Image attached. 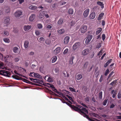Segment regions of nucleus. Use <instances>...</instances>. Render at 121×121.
Wrapping results in <instances>:
<instances>
[{"mask_svg":"<svg viewBox=\"0 0 121 121\" xmlns=\"http://www.w3.org/2000/svg\"><path fill=\"white\" fill-rule=\"evenodd\" d=\"M74 110L78 112L81 115H83L86 118L88 117V116L87 115L88 114V110L85 108L83 107L81 108H79L77 107H76Z\"/></svg>","mask_w":121,"mask_h":121,"instance_id":"f257e3e1","label":"nucleus"},{"mask_svg":"<svg viewBox=\"0 0 121 121\" xmlns=\"http://www.w3.org/2000/svg\"><path fill=\"white\" fill-rule=\"evenodd\" d=\"M26 72V70L24 69L17 66H16V74H17V73H20L24 74V72Z\"/></svg>","mask_w":121,"mask_h":121,"instance_id":"f03ea898","label":"nucleus"},{"mask_svg":"<svg viewBox=\"0 0 121 121\" xmlns=\"http://www.w3.org/2000/svg\"><path fill=\"white\" fill-rule=\"evenodd\" d=\"M0 74L8 77H10L11 75V73L9 71L4 70H0Z\"/></svg>","mask_w":121,"mask_h":121,"instance_id":"7ed1b4c3","label":"nucleus"},{"mask_svg":"<svg viewBox=\"0 0 121 121\" xmlns=\"http://www.w3.org/2000/svg\"><path fill=\"white\" fill-rule=\"evenodd\" d=\"M81 45L80 43L78 42L75 43L73 46L72 48L73 50H75L77 49H79Z\"/></svg>","mask_w":121,"mask_h":121,"instance_id":"20e7f679","label":"nucleus"},{"mask_svg":"<svg viewBox=\"0 0 121 121\" xmlns=\"http://www.w3.org/2000/svg\"><path fill=\"white\" fill-rule=\"evenodd\" d=\"M87 27L86 26H83L81 28L80 32L82 33H84L87 30Z\"/></svg>","mask_w":121,"mask_h":121,"instance_id":"39448f33","label":"nucleus"},{"mask_svg":"<svg viewBox=\"0 0 121 121\" xmlns=\"http://www.w3.org/2000/svg\"><path fill=\"white\" fill-rule=\"evenodd\" d=\"M89 50L88 48L84 49L82 52V54L84 56H86L88 54L89 52Z\"/></svg>","mask_w":121,"mask_h":121,"instance_id":"423d86ee","label":"nucleus"},{"mask_svg":"<svg viewBox=\"0 0 121 121\" xmlns=\"http://www.w3.org/2000/svg\"><path fill=\"white\" fill-rule=\"evenodd\" d=\"M46 12V11L45 10L41 11L39 14V18L41 19L43 17Z\"/></svg>","mask_w":121,"mask_h":121,"instance_id":"0eeeda50","label":"nucleus"},{"mask_svg":"<svg viewBox=\"0 0 121 121\" xmlns=\"http://www.w3.org/2000/svg\"><path fill=\"white\" fill-rule=\"evenodd\" d=\"M60 51V48L59 47L57 48L54 51L53 53L55 55L59 53Z\"/></svg>","mask_w":121,"mask_h":121,"instance_id":"6e6552de","label":"nucleus"},{"mask_svg":"<svg viewBox=\"0 0 121 121\" xmlns=\"http://www.w3.org/2000/svg\"><path fill=\"white\" fill-rule=\"evenodd\" d=\"M22 12L20 10H17L16 12V17H20L22 14Z\"/></svg>","mask_w":121,"mask_h":121,"instance_id":"1a4fd4ad","label":"nucleus"},{"mask_svg":"<svg viewBox=\"0 0 121 121\" xmlns=\"http://www.w3.org/2000/svg\"><path fill=\"white\" fill-rule=\"evenodd\" d=\"M89 11V9H87L84 11L83 15L85 17H86L87 16L88 14Z\"/></svg>","mask_w":121,"mask_h":121,"instance_id":"9d476101","label":"nucleus"},{"mask_svg":"<svg viewBox=\"0 0 121 121\" xmlns=\"http://www.w3.org/2000/svg\"><path fill=\"white\" fill-rule=\"evenodd\" d=\"M69 39V37L68 36H66L65 37L64 39V43L65 44H67L68 43Z\"/></svg>","mask_w":121,"mask_h":121,"instance_id":"9b49d317","label":"nucleus"},{"mask_svg":"<svg viewBox=\"0 0 121 121\" xmlns=\"http://www.w3.org/2000/svg\"><path fill=\"white\" fill-rule=\"evenodd\" d=\"M31 28V26L29 25L25 26L23 27L25 31L29 30Z\"/></svg>","mask_w":121,"mask_h":121,"instance_id":"f8f14e48","label":"nucleus"},{"mask_svg":"<svg viewBox=\"0 0 121 121\" xmlns=\"http://www.w3.org/2000/svg\"><path fill=\"white\" fill-rule=\"evenodd\" d=\"M10 18L9 17H7L5 18L4 22L5 24H7L10 22Z\"/></svg>","mask_w":121,"mask_h":121,"instance_id":"ddd939ff","label":"nucleus"},{"mask_svg":"<svg viewBox=\"0 0 121 121\" xmlns=\"http://www.w3.org/2000/svg\"><path fill=\"white\" fill-rule=\"evenodd\" d=\"M29 42L27 40L25 41L24 43V46L25 48L26 49L27 48L29 47Z\"/></svg>","mask_w":121,"mask_h":121,"instance_id":"4468645a","label":"nucleus"},{"mask_svg":"<svg viewBox=\"0 0 121 121\" xmlns=\"http://www.w3.org/2000/svg\"><path fill=\"white\" fill-rule=\"evenodd\" d=\"M3 12H4L5 14L9 13L10 11V9L9 7H6L4 9Z\"/></svg>","mask_w":121,"mask_h":121,"instance_id":"2eb2a0df","label":"nucleus"},{"mask_svg":"<svg viewBox=\"0 0 121 121\" xmlns=\"http://www.w3.org/2000/svg\"><path fill=\"white\" fill-rule=\"evenodd\" d=\"M35 15L33 14L31 15L29 18V20L30 21H32L35 18Z\"/></svg>","mask_w":121,"mask_h":121,"instance_id":"dca6fc26","label":"nucleus"},{"mask_svg":"<svg viewBox=\"0 0 121 121\" xmlns=\"http://www.w3.org/2000/svg\"><path fill=\"white\" fill-rule=\"evenodd\" d=\"M82 78V76L81 74H79L77 75L75 77V79L79 80L81 79Z\"/></svg>","mask_w":121,"mask_h":121,"instance_id":"f3484780","label":"nucleus"},{"mask_svg":"<svg viewBox=\"0 0 121 121\" xmlns=\"http://www.w3.org/2000/svg\"><path fill=\"white\" fill-rule=\"evenodd\" d=\"M95 12H93L90 15V17L91 19H93L95 17Z\"/></svg>","mask_w":121,"mask_h":121,"instance_id":"a211bd4d","label":"nucleus"},{"mask_svg":"<svg viewBox=\"0 0 121 121\" xmlns=\"http://www.w3.org/2000/svg\"><path fill=\"white\" fill-rule=\"evenodd\" d=\"M33 75L35 77L37 78H42V77L37 73H34Z\"/></svg>","mask_w":121,"mask_h":121,"instance_id":"6ab92c4d","label":"nucleus"},{"mask_svg":"<svg viewBox=\"0 0 121 121\" xmlns=\"http://www.w3.org/2000/svg\"><path fill=\"white\" fill-rule=\"evenodd\" d=\"M65 104L70 107L72 108L74 110H75L76 106H74L73 105H71L67 102H66L65 103Z\"/></svg>","mask_w":121,"mask_h":121,"instance_id":"aec40b11","label":"nucleus"},{"mask_svg":"<svg viewBox=\"0 0 121 121\" xmlns=\"http://www.w3.org/2000/svg\"><path fill=\"white\" fill-rule=\"evenodd\" d=\"M57 58L56 56H53L51 58L52 62L54 63L55 62Z\"/></svg>","mask_w":121,"mask_h":121,"instance_id":"412c9836","label":"nucleus"},{"mask_svg":"<svg viewBox=\"0 0 121 121\" xmlns=\"http://www.w3.org/2000/svg\"><path fill=\"white\" fill-rule=\"evenodd\" d=\"M28 8L30 9L34 10L36 9L37 8V7L35 6L31 5Z\"/></svg>","mask_w":121,"mask_h":121,"instance_id":"4be33fe9","label":"nucleus"},{"mask_svg":"<svg viewBox=\"0 0 121 121\" xmlns=\"http://www.w3.org/2000/svg\"><path fill=\"white\" fill-rule=\"evenodd\" d=\"M104 15V13H101L99 15L98 18V20H100L101 18L103 17Z\"/></svg>","mask_w":121,"mask_h":121,"instance_id":"5701e85b","label":"nucleus"},{"mask_svg":"<svg viewBox=\"0 0 121 121\" xmlns=\"http://www.w3.org/2000/svg\"><path fill=\"white\" fill-rule=\"evenodd\" d=\"M65 31V30L64 29H62L59 30H58L57 31L58 33L60 34H63Z\"/></svg>","mask_w":121,"mask_h":121,"instance_id":"b1692460","label":"nucleus"},{"mask_svg":"<svg viewBox=\"0 0 121 121\" xmlns=\"http://www.w3.org/2000/svg\"><path fill=\"white\" fill-rule=\"evenodd\" d=\"M97 4L99 5L100 6L102 9L104 8V4L102 3L100 1H98L97 2Z\"/></svg>","mask_w":121,"mask_h":121,"instance_id":"393cba45","label":"nucleus"},{"mask_svg":"<svg viewBox=\"0 0 121 121\" xmlns=\"http://www.w3.org/2000/svg\"><path fill=\"white\" fill-rule=\"evenodd\" d=\"M5 68V65L3 63L0 61V69H4Z\"/></svg>","mask_w":121,"mask_h":121,"instance_id":"a878e982","label":"nucleus"},{"mask_svg":"<svg viewBox=\"0 0 121 121\" xmlns=\"http://www.w3.org/2000/svg\"><path fill=\"white\" fill-rule=\"evenodd\" d=\"M68 13L69 14L72 15L73 13V10L72 8H70L68 10Z\"/></svg>","mask_w":121,"mask_h":121,"instance_id":"bb28decb","label":"nucleus"},{"mask_svg":"<svg viewBox=\"0 0 121 121\" xmlns=\"http://www.w3.org/2000/svg\"><path fill=\"white\" fill-rule=\"evenodd\" d=\"M63 21V19L62 18H60L58 21L57 22V23L59 25L61 24Z\"/></svg>","mask_w":121,"mask_h":121,"instance_id":"cd10ccee","label":"nucleus"},{"mask_svg":"<svg viewBox=\"0 0 121 121\" xmlns=\"http://www.w3.org/2000/svg\"><path fill=\"white\" fill-rule=\"evenodd\" d=\"M82 90L86 92L88 89V88L87 86H84L82 87Z\"/></svg>","mask_w":121,"mask_h":121,"instance_id":"c85d7f7f","label":"nucleus"},{"mask_svg":"<svg viewBox=\"0 0 121 121\" xmlns=\"http://www.w3.org/2000/svg\"><path fill=\"white\" fill-rule=\"evenodd\" d=\"M108 101V99H106L104 100L102 103L103 104L104 106H105Z\"/></svg>","mask_w":121,"mask_h":121,"instance_id":"c756f323","label":"nucleus"},{"mask_svg":"<svg viewBox=\"0 0 121 121\" xmlns=\"http://www.w3.org/2000/svg\"><path fill=\"white\" fill-rule=\"evenodd\" d=\"M74 57H73L72 56L70 59L69 61V64L71 65H72L73 64V60L74 59Z\"/></svg>","mask_w":121,"mask_h":121,"instance_id":"7c9ffc66","label":"nucleus"},{"mask_svg":"<svg viewBox=\"0 0 121 121\" xmlns=\"http://www.w3.org/2000/svg\"><path fill=\"white\" fill-rule=\"evenodd\" d=\"M3 41L6 43H9L10 42V41L8 38H4L3 39Z\"/></svg>","mask_w":121,"mask_h":121,"instance_id":"2f4dec72","label":"nucleus"},{"mask_svg":"<svg viewBox=\"0 0 121 121\" xmlns=\"http://www.w3.org/2000/svg\"><path fill=\"white\" fill-rule=\"evenodd\" d=\"M51 41L50 40L48 39H47L46 40L45 43L47 44L48 45L50 44Z\"/></svg>","mask_w":121,"mask_h":121,"instance_id":"473e14b6","label":"nucleus"},{"mask_svg":"<svg viewBox=\"0 0 121 121\" xmlns=\"http://www.w3.org/2000/svg\"><path fill=\"white\" fill-rule=\"evenodd\" d=\"M47 81L49 82H51L53 81L51 77H48L47 79Z\"/></svg>","mask_w":121,"mask_h":121,"instance_id":"72a5a7b5","label":"nucleus"},{"mask_svg":"<svg viewBox=\"0 0 121 121\" xmlns=\"http://www.w3.org/2000/svg\"><path fill=\"white\" fill-rule=\"evenodd\" d=\"M102 91H100L99 93V98L100 99H102Z\"/></svg>","mask_w":121,"mask_h":121,"instance_id":"f704fd0d","label":"nucleus"},{"mask_svg":"<svg viewBox=\"0 0 121 121\" xmlns=\"http://www.w3.org/2000/svg\"><path fill=\"white\" fill-rule=\"evenodd\" d=\"M99 29V30H97L96 31V34L97 35H98L102 30V29L101 28H100Z\"/></svg>","mask_w":121,"mask_h":121,"instance_id":"c9c22d12","label":"nucleus"},{"mask_svg":"<svg viewBox=\"0 0 121 121\" xmlns=\"http://www.w3.org/2000/svg\"><path fill=\"white\" fill-rule=\"evenodd\" d=\"M117 80H115L113 81L110 83V85L113 86L114 85H115L117 82Z\"/></svg>","mask_w":121,"mask_h":121,"instance_id":"e433bc0d","label":"nucleus"},{"mask_svg":"<svg viewBox=\"0 0 121 121\" xmlns=\"http://www.w3.org/2000/svg\"><path fill=\"white\" fill-rule=\"evenodd\" d=\"M24 82L26 83L31 84H32L33 83H32V82L30 81H29L26 79H24Z\"/></svg>","mask_w":121,"mask_h":121,"instance_id":"4c0bfd02","label":"nucleus"},{"mask_svg":"<svg viewBox=\"0 0 121 121\" xmlns=\"http://www.w3.org/2000/svg\"><path fill=\"white\" fill-rule=\"evenodd\" d=\"M69 90L72 92H76V90L73 88L71 87H69Z\"/></svg>","mask_w":121,"mask_h":121,"instance_id":"58836bf2","label":"nucleus"},{"mask_svg":"<svg viewBox=\"0 0 121 121\" xmlns=\"http://www.w3.org/2000/svg\"><path fill=\"white\" fill-rule=\"evenodd\" d=\"M38 28L39 29H41L43 28V26L41 24H39L37 25Z\"/></svg>","mask_w":121,"mask_h":121,"instance_id":"ea45409f","label":"nucleus"},{"mask_svg":"<svg viewBox=\"0 0 121 121\" xmlns=\"http://www.w3.org/2000/svg\"><path fill=\"white\" fill-rule=\"evenodd\" d=\"M47 84L48 85V86L50 87H51L52 89V90L53 89H54V88H55L54 86L52 84H50L49 83H47Z\"/></svg>","mask_w":121,"mask_h":121,"instance_id":"a19ab883","label":"nucleus"},{"mask_svg":"<svg viewBox=\"0 0 121 121\" xmlns=\"http://www.w3.org/2000/svg\"><path fill=\"white\" fill-rule=\"evenodd\" d=\"M115 118L116 119H121V116H117L115 117Z\"/></svg>","mask_w":121,"mask_h":121,"instance_id":"79ce46f5","label":"nucleus"},{"mask_svg":"<svg viewBox=\"0 0 121 121\" xmlns=\"http://www.w3.org/2000/svg\"><path fill=\"white\" fill-rule=\"evenodd\" d=\"M21 58V57L19 56L16 58V62L18 61Z\"/></svg>","mask_w":121,"mask_h":121,"instance_id":"37998d69","label":"nucleus"},{"mask_svg":"<svg viewBox=\"0 0 121 121\" xmlns=\"http://www.w3.org/2000/svg\"><path fill=\"white\" fill-rule=\"evenodd\" d=\"M109 69H107L106 71L104 73V75L106 76L107 75L108 73H109Z\"/></svg>","mask_w":121,"mask_h":121,"instance_id":"c03bdc74","label":"nucleus"},{"mask_svg":"<svg viewBox=\"0 0 121 121\" xmlns=\"http://www.w3.org/2000/svg\"><path fill=\"white\" fill-rule=\"evenodd\" d=\"M38 83L42 84H43V82L42 80L41 79H39Z\"/></svg>","mask_w":121,"mask_h":121,"instance_id":"a18cd8bd","label":"nucleus"},{"mask_svg":"<svg viewBox=\"0 0 121 121\" xmlns=\"http://www.w3.org/2000/svg\"><path fill=\"white\" fill-rule=\"evenodd\" d=\"M90 98L88 97H86L85 98V100L86 102H88L89 101Z\"/></svg>","mask_w":121,"mask_h":121,"instance_id":"49530a36","label":"nucleus"},{"mask_svg":"<svg viewBox=\"0 0 121 121\" xmlns=\"http://www.w3.org/2000/svg\"><path fill=\"white\" fill-rule=\"evenodd\" d=\"M93 37L92 35H89L87 37V38L89 39L90 40H91Z\"/></svg>","mask_w":121,"mask_h":121,"instance_id":"de8ad7c7","label":"nucleus"},{"mask_svg":"<svg viewBox=\"0 0 121 121\" xmlns=\"http://www.w3.org/2000/svg\"><path fill=\"white\" fill-rule=\"evenodd\" d=\"M54 70L56 73H58L59 72V69L58 68H56Z\"/></svg>","mask_w":121,"mask_h":121,"instance_id":"09e8293b","label":"nucleus"},{"mask_svg":"<svg viewBox=\"0 0 121 121\" xmlns=\"http://www.w3.org/2000/svg\"><path fill=\"white\" fill-rule=\"evenodd\" d=\"M105 35L104 34L102 35V39L103 41H104L105 38Z\"/></svg>","mask_w":121,"mask_h":121,"instance_id":"8fccbe9b","label":"nucleus"},{"mask_svg":"<svg viewBox=\"0 0 121 121\" xmlns=\"http://www.w3.org/2000/svg\"><path fill=\"white\" fill-rule=\"evenodd\" d=\"M88 62H86L84 65V68H86L88 65Z\"/></svg>","mask_w":121,"mask_h":121,"instance_id":"3c124183","label":"nucleus"},{"mask_svg":"<svg viewBox=\"0 0 121 121\" xmlns=\"http://www.w3.org/2000/svg\"><path fill=\"white\" fill-rule=\"evenodd\" d=\"M17 74L19 75L20 76L23 77L25 78H27L25 76H24L23 75L22 73H17Z\"/></svg>","mask_w":121,"mask_h":121,"instance_id":"603ef678","label":"nucleus"},{"mask_svg":"<svg viewBox=\"0 0 121 121\" xmlns=\"http://www.w3.org/2000/svg\"><path fill=\"white\" fill-rule=\"evenodd\" d=\"M101 46V44L100 43H99L96 46V48H99Z\"/></svg>","mask_w":121,"mask_h":121,"instance_id":"864d4df0","label":"nucleus"},{"mask_svg":"<svg viewBox=\"0 0 121 121\" xmlns=\"http://www.w3.org/2000/svg\"><path fill=\"white\" fill-rule=\"evenodd\" d=\"M35 33L37 36H39L40 34V32L38 31H35Z\"/></svg>","mask_w":121,"mask_h":121,"instance_id":"5fc2aeb1","label":"nucleus"},{"mask_svg":"<svg viewBox=\"0 0 121 121\" xmlns=\"http://www.w3.org/2000/svg\"><path fill=\"white\" fill-rule=\"evenodd\" d=\"M18 1H19V4H21L24 1V0H18Z\"/></svg>","mask_w":121,"mask_h":121,"instance_id":"6e6d98bb","label":"nucleus"},{"mask_svg":"<svg viewBox=\"0 0 121 121\" xmlns=\"http://www.w3.org/2000/svg\"><path fill=\"white\" fill-rule=\"evenodd\" d=\"M68 48H66L64 51L63 53L64 54H65L67 53L68 51Z\"/></svg>","mask_w":121,"mask_h":121,"instance_id":"4d7b16f0","label":"nucleus"},{"mask_svg":"<svg viewBox=\"0 0 121 121\" xmlns=\"http://www.w3.org/2000/svg\"><path fill=\"white\" fill-rule=\"evenodd\" d=\"M103 78V76L102 75H101L100 78L99 79V81L100 82H101L102 81Z\"/></svg>","mask_w":121,"mask_h":121,"instance_id":"13d9d810","label":"nucleus"},{"mask_svg":"<svg viewBox=\"0 0 121 121\" xmlns=\"http://www.w3.org/2000/svg\"><path fill=\"white\" fill-rule=\"evenodd\" d=\"M117 94V93L116 91H115L113 93V94L112 95V97L113 98H114L116 96V95Z\"/></svg>","mask_w":121,"mask_h":121,"instance_id":"bf43d9fd","label":"nucleus"},{"mask_svg":"<svg viewBox=\"0 0 121 121\" xmlns=\"http://www.w3.org/2000/svg\"><path fill=\"white\" fill-rule=\"evenodd\" d=\"M89 39L87 38L86 39V40L85 41V43L86 44H87L89 43L90 41Z\"/></svg>","mask_w":121,"mask_h":121,"instance_id":"052dcab7","label":"nucleus"},{"mask_svg":"<svg viewBox=\"0 0 121 121\" xmlns=\"http://www.w3.org/2000/svg\"><path fill=\"white\" fill-rule=\"evenodd\" d=\"M81 102L80 103V104L82 105L83 107H85V108H88V107L87 106H86V105H85V104H83V103H81Z\"/></svg>","mask_w":121,"mask_h":121,"instance_id":"680f3d73","label":"nucleus"},{"mask_svg":"<svg viewBox=\"0 0 121 121\" xmlns=\"http://www.w3.org/2000/svg\"><path fill=\"white\" fill-rule=\"evenodd\" d=\"M4 33L5 35H9V33L8 31L5 30L4 32Z\"/></svg>","mask_w":121,"mask_h":121,"instance_id":"e2e57ef3","label":"nucleus"},{"mask_svg":"<svg viewBox=\"0 0 121 121\" xmlns=\"http://www.w3.org/2000/svg\"><path fill=\"white\" fill-rule=\"evenodd\" d=\"M57 93L58 94H59V95L61 96H62L63 97V96H64V94H63L61 93L60 92L58 91Z\"/></svg>","mask_w":121,"mask_h":121,"instance_id":"0e129e2a","label":"nucleus"},{"mask_svg":"<svg viewBox=\"0 0 121 121\" xmlns=\"http://www.w3.org/2000/svg\"><path fill=\"white\" fill-rule=\"evenodd\" d=\"M121 97V93L119 92L118 94L117 98L118 99H120Z\"/></svg>","mask_w":121,"mask_h":121,"instance_id":"69168bd1","label":"nucleus"},{"mask_svg":"<svg viewBox=\"0 0 121 121\" xmlns=\"http://www.w3.org/2000/svg\"><path fill=\"white\" fill-rule=\"evenodd\" d=\"M52 27L51 26L49 25H48L47 26V28L48 29H51Z\"/></svg>","mask_w":121,"mask_h":121,"instance_id":"338daca9","label":"nucleus"},{"mask_svg":"<svg viewBox=\"0 0 121 121\" xmlns=\"http://www.w3.org/2000/svg\"><path fill=\"white\" fill-rule=\"evenodd\" d=\"M94 54L95 53L94 52H93L90 56V58H92L94 56Z\"/></svg>","mask_w":121,"mask_h":121,"instance_id":"774afa93","label":"nucleus"}]
</instances>
